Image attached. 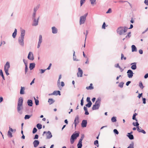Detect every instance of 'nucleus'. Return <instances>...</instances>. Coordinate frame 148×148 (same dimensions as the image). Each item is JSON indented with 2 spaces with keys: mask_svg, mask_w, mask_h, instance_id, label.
<instances>
[{
  "mask_svg": "<svg viewBox=\"0 0 148 148\" xmlns=\"http://www.w3.org/2000/svg\"><path fill=\"white\" fill-rule=\"evenodd\" d=\"M73 60L74 61H79V60H78V59H77L76 58V56L75 55V51H74L73 50Z\"/></svg>",
  "mask_w": 148,
  "mask_h": 148,
  "instance_id": "nucleus-35",
  "label": "nucleus"
},
{
  "mask_svg": "<svg viewBox=\"0 0 148 148\" xmlns=\"http://www.w3.org/2000/svg\"><path fill=\"white\" fill-rule=\"evenodd\" d=\"M94 144L98 147H99L98 141L97 140H95L94 142Z\"/></svg>",
  "mask_w": 148,
  "mask_h": 148,
  "instance_id": "nucleus-44",
  "label": "nucleus"
},
{
  "mask_svg": "<svg viewBox=\"0 0 148 148\" xmlns=\"http://www.w3.org/2000/svg\"><path fill=\"white\" fill-rule=\"evenodd\" d=\"M55 91L56 92V93L55 95H61V93H60V92L59 90L58 91Z\"/></svg>",
  "mask_w": 148,
  "mask_h": 148,
  "instance_id": "nucleus-43",
  "label": "nucleus"
},
{
  "mask_svg": "<svg viewBox=\"0 0 148 148\" xmlns=\"http://www.w3.org/2000/svg\"><path fill=\"white\" fill-rule=\"evenodd\" d=\"M127 136L130 140H133L134 139V137L132 134H127Z\"/></svg>",
  "mask_w": 148,
  "mask_h": 148,
  "instance_id": "nucleus-31",
  "label": "nucleus"
},
{
  "mask_svg": "<svg viewBox=\"0 0 148 148\" xmlns=\"http://www.w3.org/2000/svg\"><path fill=\"white\" fill-rule=\"evenodd\" d=\"M142 95H143V93H142L139 94H138V96L137 97L139 98H140L142 96Z\"/></svg>",
  "mask_w": 148,
  "mask_h": 148,
  "instance_id": "nucleus-61",
  "label": "nucleus"
},
{
  "mask_svg": "<svg viewBox=\"0 0 148 148\" xmlns=\"http://www.w3.org/2000/svg\"><path fill=\"white\" fill-rule=\"evenodd\" d=\"M45 134H46V139H49L52 137L51 133L50 131H48V132L44 131L42 134V136H44Z\"/></svg>",
  "mask_w": 148,
  "mask_h": 148,
  "instance_id": "nucleus-7",
  "label": "nucleus"
},
{
  "mask_svg": "<svg viewBox=\"0 0 148 148\" xmlns=\"http://www.w3.org/2000/svg\"><path fill=\"white\" fill-rule=\"evenodd\" d=\"M138 115V114L136 113H135L132 116V119L135 120L136 122H138V120L136 119V116Z\"/></svg>",
  "mask_w": 148,
  "mask_h": 148,
  "instance_id": "nucleus-30",
  "label": "nucleus"
},
{
  "mask_svg": "<svg viewBox=\"0 0 148 148\" xmlns=\"http://www.w3.org/2000/svg\"><path fill=\"white\" fill-rule=\"evenodd\" d=\"M88 13H87L80 17L79 20V24L80 25L84 23L86 20V17Z\"/></svg>",
  "mask_w": 148,
  "mask_h": 148,
  "instance_id": "nucleus-6",
  "label": "nucleus"
},
{
  "mask_svg": "<svg viewBox=\"0 0 148 148\" xmlns=\"http://www.w3.org/2000/svg\"><path fill=\"white\" fill-rule=\"evenodd\" d=\"M0 75H1L4 80H5V78L3 75V74L2 70H0Z\"/></svg>",
  "mask_w": 148,
  "mask_h": 148,
  "instance_id": "nucleus-34",
  "label": "nucleus"
},
{
  "mask_svg": "<svg viewBox=\"0 0 148 148\" xmlns=\"http://www.w3.org/2000/svg\"><path fill=\"white\" fill-rule=\"evenodd\" d=\"M79 136V133H73L71 136L70 142L71 144L73 143L74 141Z\"/></svg>",
  "mask_w": 148,
  "mask_h": 148,
  "instance_id": "nucleus-4",
  "label": "nucleus"
},
{
  "mask_svg": "<svg viewBox=\"0 0 148 148\" xmlns=\"http://www.w3.org/2000/svg\"><path fill=\"white\" fill-rule=\"evenodd\" d=\"M52 33L53 34H56L58 32L57 29L55 27H52Z\"/></svg>",
  "mask_w": 148,
  "mask_h": 148,
  "instance_id": "nucleus-21",
  "label": "nucleus"
},
{
  "mask_svg": "<svg viewBox=\"0 0 148 148\" xmlns=\"http://www.w3.org/2000/svg\"><path fill=\"white\" fill-rule=\"evenodd\" d=\"M35 64L34 63H30L29 64V68L31 70L33 69L35 67Z\"/></svg>",
  "mask_w": 148,
  "mask_h": 148,
  "instance_id": "nucleus-20",
  "label": "nucleus"
},
{
  "mask_svg": "<svg viewBox=\"0 0 148 148\" xmlns=\"http://www.w3.org/2000/svg\"><path fill=\"white\" fill-rule=\"evenodd\" d=\"M36 12H33V14H32V19L36 18L35 16H36Z\"/></svg>",
  "mask_w": 148,
  "mask_h": 148,
  "instance_id": "nucleus-54",
  "label": "nucleus"
},
{
  "mask_svg": "<svg viewBox=\"0 0 148 148\" xmlns=\"http://www.w3.org/2000/svg\"><path fill=\"white\" fill-rule=\"evenodd\" d=\"M17 30L16 29H15L14 32L13 33L12 36L14 38H15L17 34Z\"/></svg>",
  "mask_w": 148,
  "mask_h": 148,
  "instance_id": "nucleus-27",
  "label": "nucleus"
},
{
  "mask_svg": "<svg viewBox=\"0 0 148 148\" xmlns=\"http://www.w3.org/2000/svg\"><path fill=\"white\" fill-rule=\"evenodd\" d=\"M140 131V132H141L144 134H145L146 133L145 131L143 129L141 130Z\"/></svg>",
  "mask_w": 148,
  "mask_h": 148,
  "instance_id": "nucleus-60",
  "label": "nucleus"
},
{
  "mask_svg": "<svg viewBox=\"0 0 148 148\" xmlns=\"http://www.w3.org/2000/svg\"><path fill=\"white\" fill-rule=\"evenodd\" d=\"M123 59L125 60H126V57H124V55L123 53H121V60H122Z\"/></svg>",
  "mask_w": 148,
  "mask_h": 148,
  "instance_id": "nucleus-46",
  "label": "nucleus"
},
{
  "mask_svg": "<svg viewBox=\"0 0 148 148\" xmlns=\"http://www.w3.org/2000/svg\"><path fill=\"white\" fill-rule=\"evenodd\" d=\"M113 132L114 133L118 135L119 134V132L116 129H114L113 130Z\"/></svg>",
  "mask_w": 148,
  "mask_h": 148,
  "instance_id": "nucleus-47",
  "label": "nucleus"
},
{
  "mask_svg": "<svg viewBox=\"0 0 148 148\" xmlns=\"http://www.w3.org/2000/svg\"><path fill=\"white\" fill-rule=\"evenodd\" d=\"M131 65H132L131 68L132 70H135L136 69L137 66L136 62H135L132 63L131 64Z\"/></svg>",
  "mask_w": 148,
  "mask_h": 148,
  "instance_id": "nucleus-18",
  "label": "nucleus"
},
{
  "mask_svg": "<svg viewBox=\"0 0 148 148\" xmlns=\"http://www.w3.org/2000/svg\"><path fill=\"white\" fill-rule=\"evenodd\" d=\"M27 103L28 105L30 106H32L33 105V101L31 99H28L27 101Z\"/></svg>",
  "mask_w": 148,
  "mask_h": 148,
  "instance_id": "nucleus-23",
  "label": "nucleus"
},
{
  "mask_svg": "<svg viewBox=\"0 0 148 148\" xmlns=\"http://www.w3.org/2000/svg\"><path fill=\"white\" fill-rule=\"evenodd\" d=\"M83 71L80 68H78V72L77 73V76L78 77H82V76Z\"/></svg>",
  "mask_w": 148,
  "mask_h": 148,
  "instance_id": "nucleus-10",
  "label": "nucleus"
},
{
  "mask_svg": "<svg viewBox=\"0 0 148 148\" xmlns=\"http://www.w3.org/2000/svg\"><path fill=\"white\" fill-rule=\"evenodd\" d=\"M8 136L10 138H11L12 137V134L10 131H8Z\"/></svg>",
  "mask_w": 148,
  "mask_h": 148,
  "instance_id": "nucleus-42",
  "label": "nucleus"
},
{
  "mask_svg": "<svg viewBox=\"0 0 148 148\" xmlns=\"http://www.w3.org/2000/svg\"><path fill=\"white\" fill-rule=\"evenodd\" d=\"M23 99L22 97H20L18 99L17 104V110L18 112L20 114L23 113V112L21 110L23 108Z\"/></svg>",
  "mask_w": 148,
  "mask_h": 148,
  "instance_id": "nucleus-2",
  "label": "nucleus"
},
{
  "mask_svg": "<svg viewBox=\"0 0 148 148\" xmlns=\"http://www.w3.org/2000/svg\"><path fill=\"white\" fill-rule=\"evenodd\" d=\"M55 101L52 98H49L48 99V102L49 105H51L55 102Z\"/></svg>",
  "mask_w": 148,
  "mask_h": 148,
  "instance_id": "nucleus-25",
  "label": "nucleus"
},
{
  "mask_svg": "<svg viewBox=\"0 0 148 148\" xmlns=\"http://www.w3.org/2000/svg\"><path fill=\"white\" fill-rule=\"evenodd\" d=\"M139 52L140 54H142L143 53V51L142 49H140L139 50Z\"/></svg>",
  "mask_w": 148,
  "mask_h": 148,
  "instance_id": "nucleus-63",
  "label": "nucleus"
},
{
  "mask_svg": "<svg viewBox=\"0 0 148 148\" xmlns=\"http://www.w3.org/2000/svg\"><path fill=\"white\" fill-rule=\"evenodd\" d=\"M84 136L83 134H82L81 135V137L80 138V139L78 143L77 144V146H82V141L83 140V138H84Z\"/></svg>",
  "mask_w": 148,
  "mask_h": 148,
  "instance_id": "nucleus-9",
  "label": "nucleus"
},
{
  "mask_svg": "<svg viewBox=\"0 0 148 148\" xmlns=\"http://www.w3.org/2000/svg\"><path fill=\"white\" fill-rule=\"evenodd\" d=\"M139 86L141 89H143L144 87L143 85L142 82L141 81L139 82Z\"/></svg>",
  "mask_w": 148,
  "mask_h": 148,
  "instance_id": "nucleus-37",
  "label": "nucleus"
},
{
  "mask_svg": "<svg viewBox=\"0 0 148 148\" xmlns=\"http://www.w3.org/2000/svg\"><path fill=\"white\" fill-rule=\"evenodd\" d=\"M87 121L86 120H83L81 123V126L83 127H86L87 126Z\"/></svg>",
  "mask_w": 148,
  "mask_h": 148,
  "instance_id": "nucleus-17",
  "label": "nucleus"
},
{
  "mask_svg": "<svg viewBox=\"0 0 148 148\" xmlns=\"http://www.w3.org/2000/svg\"><path fill=\"white\" fill-rule=\"evenodd\" d=\"M10 67V64L8 62H6L4 66V70L5 73L6 75L8 76L9 75L8 73L9 69Z\"/></svg>",
  "mask_w": 148,
  "mask_h": 148,
  "instance_id": "nucleus-5",
  "label": "nucleus"
},
{
  "mask_svg": "<svg viewBox=\"0 0 148 148\" xmlns=\"http://www.w3.org/2000/svg\"><path fill=\"white\" fill-rule=\"evenodd\" d=\"M106 24L105 22H104L102 26V28L105 29L106 28Z\"/></svg>",
  "mask_w": 148,
  "mask_h": 148,
  "instance_id": "nucleus-58",
  "label": "nucleus"
},
{
  "mask_svg": "<svg viewBox=\"0 0 148 148\" xmlns=\"http://www.w3.org/2000/svg\"><path fill=\"white\" fill-rule=\"evenodd\" d=\"M136 125H135V123L133 122V125L134 126L136 127L137 131L138 132H140L139 131H140L141 130L140 129V128H141V127L139 126V124L138 123V122H136Z\"/></svg>",
  "mask_w": 148,
  "mask_h": 148,
  "instance_id": "nucleus-12",
  "label": "nucleus"
},
{
  "mask_svg": "<svg viewBox=\"0 0 148 148\" xmlns=\"http://www.w3.org/2000/svg\"><path fill=\"white\" fill-rule=\"evenodd\" d=\"M146 99L145 98L142 97V100L143 101V103L145 104L146 103Z\"/></svg>",
  "mask_w": 148,
  "mask_h": 148,
  "instance_id": "nucleus-52",
  "label": "nucleus"
},
{
  "mask_svg": "<svg viewBox=\"0 0 148 148\" xmlns=\"http://www.w3.org/2000/svg\"><path fill=\"white\" fill-rule=\"evenodd\" d=\"M144 3L146 5H148V0H145Z\"/></svg>",
  "mask_w": 148,
  "mask_h": 148,
  "instance_id": "nucleus-62",
  "label": "nucleus"
},
{
  "mask_svg": "<svg viewBox=\"0 0 148 148\" xmlns=\"http://www.w3.org/2000/svg\"><path fill=\"white\" fill-rule=\"evenodd\" d=\"M25 31L24 29L21 30V34L20 36L18 38V42L22 47L24 46V40L25 34Z\"/></svg>",
  "mask_w": 148,
  "mask_h": 148,
  "instance_id": "nucleus-1",
  "label": "nucleus"
},
{
  "mask_svg": "<svg viewBox=\"0 0 148 148\" xmlns=\"http://www.w3.org/2000/svg\"><path fill=\"white\" fill-rule=\"evenodd\" d=\"M101 99L100 97L98 98L95 102V104L98 107H100L101 104Z\"/></svg>",
  "mask_w": 148,
  "mask_h": 148,
  "instance_id": "nucleus-15",
  "label": "nucleus"
},
{
  "mask_svg": "<svg viewBox=\"0 0 148 148\" xmlns=\"http://www.w3.org/2000/svg\"><path fill=\"white\" fill-rule=\"evenodd\" d=\"M37 131V129L36 127L34 128L33 131H32V133L33 134L36 133Z\"/></svg>",
  "mask_w": 148,
  "mask_h": 148,
  "instance_id": "nucleus-49",
  "label": "nucleus"
},
{
  "mask_svg": "<svg viewBox=\"0 0 148 148\" xmlns=\"http://www.w3.org/2000/svg\"><path fill=\"white\" fill-rule=\"evenodd\" d=\"M39 16L37 18V19H36V18L33 19H34L33 23L32 24V25L34 26H36L38 25V20L39 19Z\"/></svg>",
  "mask_w": 148,
  "mask_h": 148,
  "instance_id": "nucleus-16",
  "label": "nucleus"
},
{
  "mask_svg": "<svg viewBox=\"0 0 148 148\" xmlns=\"http://www.w3.org/2000/svg\"><path fill=\"white\" fill-rule=\"evenodd\" d=\"M38 137L39 136L38 134H36L34 138V139H37L38 138Z\"/></svg>",
  "mask_w": 148,
  "mask_h": 148,
  "instance_id": "nucleus-57",
  "label": "nucleus"
},
{
  "mask_svg": "<svg viewBox=\"0 0 148 148\" xmlns=\"http://www.w3.org/2000/svg\"><path fill=\"white\" fill-rule=\"evenodd\" d=\"M86 0H80V6H82L83 3L85 2Z\"/></svg>",
  "mask_w": 148,
  "mask_h": 148,
  "instance_id": "nucleus-50",
  "label": "nucleus"
},
{
  "mask_svg": "<svg viewBox=\"0 0 148 148\" xmlns=\"http://www.w3.org/2000/svg\"><path fill=\"white\" fill-rule=\"evenodd\" d=\"M46 70V69H41L40 70V73H44V72Z\"/></svg>",
  "mask_w": 148,
  "mask_h": 148,
  "instance_id": "nucleus-59",
  "label": "nucleus"
},
{
  "mask_svg": "<svg viewBox=\"0 0 148 148\" xmlns=\"http://www.w3.org/2000/svg\"><path fill=\"white\" fill-rule=\"evenodd\" d=\"M128 28L126 27H119L117 29L116 32L117 34L121 35L126 32Z\"/></svg>",
  "mask_w": 148,
  "mask_h": 148,
  "instance_id": "nucleus-3",
  "label": "nucleus"
},
{
  "mask_svg": "<svg viewBox=\"0 0 148 148\" xmlns=\"http://www.w3.org/2000/svg\"><path fill=\"white\" fill-rule=\"evenodd\" d=\"M99 107H98L95 104H94L93 105L92 107V110H94L97 109H98L99 108Z\"/></svg>",
  "mask_w": 148,
  "mask_h": 148,
  "instance_id": "nucleus-29",
  "label": "nucleus"
},
{
  "mask_svg": "<svg viewBox=\"0 0 148 148\" xmlns=\"http://www.w3.org/2000/svg\"><path fill=\"white\" fill-rule=\"evenodd\" d=\"M37 127L38 130H40L42 128V125L40 123H38L36 125Z\"/></svg>",
  "mask_w": 148,
  "mask_h": 148,
  "instance_id": "nucleus-36",
  "label": "nucleus"
},
{
  "mask_svg": "<svg viewBox=\"0 0 148 148\" xmlns=\"http://www.w3.org/2000/svg\"><path fill=\"white\" fill-rule=\"evenodd\" d=\"M39 143L40 142L38 140H35L33 142V144L34 147H37L39 145Z\"/></svg>",
  "mask_w": 148,
  "mask_h": 148,
  "instance_id": "nucleus-19",
  "label": "nucleus"
},
{
  "mask_svg": "<svg viewBox=\"0 0 148 148\" xmlns=\"http://www.w3.org/2000/svg\"><path fill=\"white\" fill-rule=\"evenodd\" d=\"M92 104V103L89 102V103H88L87 104H86L85 105V106L86 107H87L89 108H90Z\"/></svg>",
  "mask_w": 148,
  "mask_h": 148,
  "instance_id": "nucleus-41",
  "label": "nucleus"
},
{
  "mask_svg": "<svg viewBox=\"0 0 148 148\" xmlns=\"http://www.w3.org/2000/svg\"><path fill=\"white\" fill-rule=\"evenodd\" d=\"M127 148H134V143L133 142H132L130 144L129 146Z\"/></svg>",
  "mask_w": 148,
  "mask_h": 148,
  "instance_id": "nucleus-38",
  "label": "nucleus"
},
{
  "mask_svg": "<svg viewBox=\"0 0 148 148\" xmlns=\"http://www.w3.org/2000/svg\"><path fill=\"white\" fill-rule=\"evenodd\" d=\"M42 41V37L41 35H40L39 36V41L37 46V48H39L40 45Z\"/></svg>",
  "mask_w": 148,
  "mask_h": 148,
  "instance_id": "nucleus-14",
  "label": "nucleus"
},
{
  "mask_svg": "<svg viewBox=\"0 0 148 148\" xmlns=\"http://www.w3.org/2000/svg\"><path fill=\"white\" fill-rule=\"evenodd\" d=\"M32 116V115H26L24 117V119L25 120L29 119L31 117V116Z\"/></svg>",
  "mask_w": 148,
  "mask_h": 148,
  "instance_id": "nucleus-39",
  "label": "nucleus"
},
{
  "mask_svg": "<svg viewBox=\"0 0 148 148\" xmlns=\"http://www.w3.org/2000/svg\"><path fill=\"white\" fill-rule=\"evenodd\" d=\"M127 76L129 78H131L133 76L134 73L132 70H128L127 72Z\"/></svg>",
  "mask_w": 148,
  "mask_h": 148,
  "instance_id": "nucleus-8",
  "label": "nucleus"
},
{
  "mask_svg": "<svg viewBox=\"0 0 148 148\" xmlns=\"http://www.w3.org/2000/svg\"><path fill=\"white\" fill-rule=\"evenodd\" d=\"M86 101L88 103H92L91 101L90 100V98L89 97H87L86 99Z\"/></svg>",
  "mask_w": 148,
  "mask_h": 148,
  "instance_id": "nucleus-51",
  "label": "nucleus"
},
{
  "mask_svg": "<svg viewBox=\"0 0 148 148\" xmlns=\"http://www.w3.org/2000/svg\"><path fill=\"white\" fill-rule=\"evenodd\" d=\"M132 52L137 51V48L136 46L134 45H132Z\"/></svg>",
  "mask_w": 148,
  "mask_h": 148,
  "instance_id": "nucleus-26",
  "label": "nucleus"
},
{
  "mask_svg": "<svg viewBox=\"0 0 148 148\" xmlns=\"http://www.w3.org/2000/svg\"><path fill=\"white\" fill-rule=\"evenodd\" d=\"M40 6V4H39L37 5L35 7L34 9V12H36L37 10L39 8Z\"/></svg>",
  "mask_w": 148,
  "mask_h": 148,
  "instance_id": "nucleus-24",
  "label": "nucleus"
},
{
  "mask_svg": "<svg viewBox=\"0 0 148 148\" xmlns=\"http://www.w3.org/2000/svg\"><path fill=\"white\" fill-rule=\"evenodd\" d=\"M27 58L28 59L33 60L34 59L33 55V53L31 52H29V53L27 56Z\"/></svg>",
  "mask_w": 148,
  "mask_h": 148,
  "instance_id": "nucleus-13",
  "label": "nucleus"
},
{
  "mask_svg": "<svg viewBox=\"0 0 148 148\" xmlns=\"http://www.w3.org/2000/svg\"><path fill=\"white\" fill-rule=\"evenodd\" d=\"M94 88L92 86V83H91L90 84V85L88 86H87L86 87V88L87 90H92Z\"/></svg>",
  "mask_w": 148,
  "mask_h": 148,
  "instance_id": "nucleus-28",
  "label": "nucleus"
},
{
  "mask_svg": "<svg viewBox=\"0 0 148 148\" xmlns=\"http://www.w3.org/2000/svg\"><path fill=\"white\" fill-rule=\"evenodd\" d=\"M92 4H96V0H90Z\"/></svg>",
  "mask_w": 148,
  "mask_h": 148,
  "instance_id": "nucleus-48",
  "label": "nucleus"
},
{
  "mask_svg": "<svg viewBox=\"0 0 148 148\" xmlns=\"http://www.w3.org/2000/svg\"><path fill=\"white\" fill-rule=\"evenodd\" d=\"M25 89V88L24 87H21V88L20 90V94L21 95H23L24 94V90Z\"/></svg>",
  "mask_w": 148,
  "mask_h": 148,
  "instance_id": "nucleus-22",
  "label": "nucleus"
},
{
  "mask_svg": "<svg viewBox=\"0 0 148 148\" xmlns=\"http://www.w3.org/2000/svg\"><path fill=\"white\" fill-rule=\"evenodd\" d=\"M124 84V83L123 82H121L119 83V86L120 88H122L123 87Z\"/></svg>",
  "mask_w": 148,
  "mask_h": 148,
  "instance_id": "nucleus-45",
  "label": "nucleus"
},
{
  "mask_svg": "<svg viewBox=\"0 0 148 148\" xmlns=\"http://www.w3.org/2000/svg\"><path fill=\"white\" fill-rule=\"evenodd\" d=\"M79 116L78 115H77L75 117L74 120V124L75 127L79 123Z\"/></svg>",
  "mask_w": 148,
  "mask_h": 148,
  "instance_id": "nucleus-11",
  "label": "nucleus"
},
{
  "mask_svg": "<svg viewBox=\"0 0 148 148\" xmlns=\"http://www.w3.org/2000/svg\"><path fill=\"white\" fill-rule=\"evenodd\" d=\"M148 77V73H146L144 76L145 79H147Z\"/></svg>",
  "mask_w": 148,
  "mask_h": 148,
  "instance_id": "nucleus-64",
  "label": "nucleus"
},
{
  "mask_svg": "<svg viewBox=\"0 0 148 148\" xmlns=\"http://www.w3.org/2000/svg\"><path fill=\"white\" fill-rule=\"evenodd\" d=\"M35 100V102L36 106L38 105L39 104V101L38 99H36L35 97H34Z\"/></svg>",
  "mask_w": 148,
  "mask_h": 148,
  "instance_id": "nucleus-33",
  "label": "nucleus"
},
{
  "mask_svg": "<svg viewBox=\"0 0 148 148\" xmlns=\"http://www.w3.org/2000/svg\"><path fill=\"white\" fill-rule=\"evenodd\" d=\"M112 121L113 122H115L116 121V117L113 116L111 118Z\"/></svg>",
  "mask_w": 148,
  "mask_h": 148,
  "instance_id": "nucleus-40",
  "label": "nucleus"
},
{
  "mask_svg": "<svg viewBox=\"0 0 148 148\" xmlns=\"http://www.w3.org/2000/svg\"><path fill=\"white\" fill-rule=\"evenodd\" d=\"M131 32H129L128 34L125 36V38L127 40L129 39L131 36Z\"/></svg>",
  "mask_w": 148,
  "mask_h": 148,
  "instance_id": "nucleus-32",
  "label": "nucleus"
},
{
  "mask_svg": "<svg viewBox=\"0 0 148 148\" xmlns=\"http://www.w3.org/2000/svg\"><path fill=\"white\" fill-rule=\"evenodd\" d=\"M28 67L27 65L25 66V74H26L27 72V70H28Z\"/></svg>",
  "mask_w": 148,
  "mask_h": 148,
  "instance_id": "nucleus-56",
  "label": "nucleus"
},
{
  "mask_svg": "<svg viewBox=\"0 0 148 148\" xmlns=\"http://www.w3.org/2000/svg\"><path fill=\"white\" fill-rule=\"evenodd\" d=\"M80 104L81 106H82L84 105L83 97H82V99L81 100Z\"/></svg>",
  "mask_w": 148,
  "mask_h": 148,
  "instance_id": "nucleus-55",
  "label": "nucleus"
},
{
  "mask_svg": "<svg viewBox=\"0 0 148 148\" xmlns=\"http://www.w3.org/2000/svg\"><path fill=\"white\" fill-rule=\"evenodd\" d=\"M112 10H111V9L110 8H109L108 10L106 12V13L107 14H108V13H111L112 12Z\"/></svg>",
  "mask_w": 148,
  "mask_h": 148,
  "instance_id": "nucleus-53",
  "label": "nucleus"
}]
</instances>
